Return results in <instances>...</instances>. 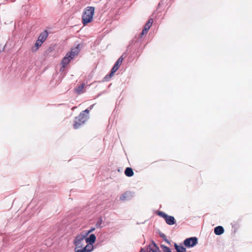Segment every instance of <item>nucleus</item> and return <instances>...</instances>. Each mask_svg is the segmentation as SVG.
I'll list each match as a JSON object with an SVG mask.
<instances>
[{"instance_id":"nucleus-1","label":"nucleus","mask_w":252,"mask_h":252,"mask_svg":"<svg viewBox=\"0 0 252 252\" xmlns=\"http://www.w3.org/2000/svg\"><path fill=\"white\" fill-rule=\"evenodd\" d=\"M86 235L81 233L78 235L74 240V244L75 246L74 250L87 249H93V245L88 244L86 240Z\"/></svg>"},{"instance_id":"nucleus-2","label":"nucleus","mask_w":252,"mask_h":252,"mask_svg":"<svg viewBox=\"0 0 252 252\" xmlns=\"http://www.w3.org/2000/svg\"><path fill=\"white\" fill-rule=\"evenodd\" d=\"M94 13V7L88 6L85 8L82 16V22L84 26L92 22Z\"/></svg>"},{"instance_id":"nucleus-3","label":"nucleus","mask_w":252,"mask_h":252,"mask_svg":"<svg viewBox=\"0 0 252 252\" xmlns=\"http://www.w3.org/2000/svg\"><path fill=\"white\" fill-rule=\"evenodd\" d=\"M89 113V110L87 109L81 112L78 116L76 117L74 119V124L73 127L74 129L79 128L83 124H84L88 118V115Z\"/></svg>"},{"instance_id":"nucleus-4","label":"nucleus","mask_w":252,"mask_h":252,"mask_svg":"<svg viewBox=\"0 0 252 252\" xmlns=\"http://www.w3.org/2000/svg\"><path fill=\"white\" fill-rule=\"evenodd\" d=\"M124 60V58L123 56L120 57L116 61V63H115L114 66L111 69V72L109 74L107 75L104 79L105 81L109 80L112 76L114 75V74L117 71V70L120 67V65H121L123 61Z\"/></svg>"},{"instance_id":"nucleus-5","label":"nucleus","mask_w":252,"mask_h":252,"mask_svg":"<svg viewBox=\"0 0 252 252\" xmlns=\"http://www.w3.org/2000/svg\"><path fill=\"white\" fill-rule=\"evenodd\" d=\"M157 214L160 217L163 218L168 225H173L176 223L175 219L173 216H168L162 211H158Z\"/></svg>"},{"instance_id":"nucleus-6","label":"nucleus","mask_w":252,"mask_h":252,"mask_svg":"<svg viewBox=\"0 0 252 252\" xmlns=\"http://www.w3.org/2000/svg\"><path fill=\"white\" fill-rule=\"evenodd\" d=\"M197 243V239L196 237H191L186 239L184 244L187 247H192Z\"/></svg>"},{"instance_id":"nucleus-7","label":"nucleus","mask_w":252,"mask_h":252,"mask_svg":"<svg viewBox=\"0 0 252 252\" xmlns=\"http://www.w3.org/2000/svg\"><path fill=\"white\" fill-rule=\"evenodd\" d=\"M153 22V19L152 18H150L148 22L145 24L144 29L142 30L140 34V37H141L143 35L146 34L150 29L152 25Z\"/></svg>"},{"instance_id":"nucleus-8","label":"nucleus","mask_w":252,"mask_h":252,"mask_svg":"<svg viewBox=\"0 0 252 252\" xmlns=\"http://www.w3.org/2000/svg\"><path fill=\"white\" fill-rule=\"evenodd\" d=\"M73 58L69 54H66L65 56L63 59L62 61V67L64 68L69 63L71 60Z\"/></svg>"},{"instance_id":"nucleus-9","label":"nucleus","mask_w":252,"mask_h":252,"mask_svg":"<svg viewBox=\"0 0 252 252\" xmlns=\"http://www.w3.org/2000/svg\"><path fill=\"white\" fill-rule=\"evenodd\" d=\"M133 195L131 192L126 191L120 196V199L122 201L129 200L131 199Z\"/></svg>"},{"instance_id":"nucleus-10","label":"nucleus","mask_w":252,"mask_h":252,"mask_svg":"<svg viewBox=\"0 0 252 252\" xmlns=\"http://www.w3.org/2000/svg\"><path fill=\"white\" fill-rule=\"evenodd\" d=\"M80 51V45L78 44L76 47L71 49V51L67 53V54H69L70 56L73 59L74 57L77 55Z\"/></svg>"},{"instance_id":"nucleus-11","label":"nucleus","mask_w":252,"mask_h":252,"mask_svg":"<svg viewBox=\"0 0 252 252\" xmlns=\"http://www.w3.org/2000/svg\"><path fill=\"white\" fill-rule=\"evenodd\" d=\"M148 249H149V252H159V248L157 246L156 244L154 241H152V243L149 244Z\"/></svg>"},{"instance_id":"nucleus-12","label":"nucleus","mask_w":252,"mask_h":252,"mask_svg":"<svg viewBox=\"0 0 252 252\" xmlns=\"http://www.w3.org/2000/svg\"><path fill=\"white\" fill-rule=\"evenodd\" d=\"M48 35V34L47 31H44L40 34L37 39L43 43V42L46 39Z\"/></svg>"},{"instance_id":"nucleus-13","label":"nucleus","mask_w":252,"mask_h":252,"mask_svg":"<svg viewBox=\"0 0 252 252\" xmlns=\"http://www.w3.org/2000/svg\"><path fill=\"white\" fill-rule=\"evenodd\" d=\"M96 239V237L94 234H91L89 237H86V240L88 244L93 245Z\"/></svg>"},{"instance_id":"nucleus-14","label":"nucleus","mask_w":252,"mask_h":252,"mask_svg":"<svg viewBox=\"0 0 252 252\" xmlns=\"http://www.w3.org/2000/svg\"><path fill=\"white\" fill-rule=\"evenodd\" d=\"M214 232L216 235H221L224 232V229L221 226H217L214 229Z\"/></svg>"},{"instance_id":"nucleus-15","label":"nucleus","mask_w":252,"mask_h":252,"mask_svg":"<svg viewBox=\"0 0 252 252\" xmlns=\"http://www.w3.org/2000/svg\"><path fill=\"white\" fill-rule=\"evenodd\" d=\"M42 44V43L37 39L34 46L32 47V51L33 52L36 51L38 49V48L41 46Z\"/></svg>"},{"instance_id":"nucleus-16","label":"nucleus","mask_w":252,"mask_h":252,"mask_svg":"<svg viewBox=\"0 0 252 252\" xmlns=\"http://www.w3.org/2000/svg\"><path fill=\"white\" fill-rule=\"evenodd\" d=\"M125 175L127 177H131L133 175V171L131 168L127 167L125 171Z\"/></svg>"},{"instance_id":"nucleus-17","label":"nucleus","mask_w":252,"mask_h":252,"mask_svg":"<svg viewBox=\"0 0 252 252\" xmlns=\"http://www.w3.org/2000/svg\"><path fill=\"white\" fill-rule=\"evenodd\" d=\"M174 247L177 252H186V248L182 246H178L176 243H175Z\"/></svg>"},{"instance_id":"nucleus-18","label":"nucleus","mask_w":252,"mask_h":252,"mask_svg":"<svg viewBox=\"0 0 252 252\" xmlns=\"http://www.w3.org/2000/svg\"><path fill=\"white\" fill-rule=\"evenodd\" d=\"M85 86V84L83 83V84H81L80 85H79V86H78L75 89L76 92L77 93H78V94L82 93L84 89Z\"/></svg>"},{"instance_id":"nucleus-19","label":"nucleus","mask_w":252,"mask_h":252,"mask_svg":"<svg viewBox=\"0 0 252 252\" xmlns=\"http://www.w3.org/2000/svg\"><path fill=\"white\" fill-rule=\"evenodd\" d=\"M93 249H87L74 250L75 252H91Z\"/></svg>"},{"instance_id":"nucleus-20","label":"nucleus","mask_w":252,"mask_h":252,"mask_svg":"<svg viewBox=\"0 0 252 252\" xmlns=\"http://www.w3.org/2000/svg\"><path fill=\"white\" fill-rule=\"evenodd\" d=\"M161 247L163 252H172L169 247L164 245H161Z\"/></svg>"},{"instance_id":"nucleus-21","label":"nucleus","mask_w":252,"mask_h":252,"mask_svg":"<svg viewBox=\"0 0 252 252\" xmlns=\"http://www.w3.org/2000/svg\"><path fill=\"white\" fill-rule=\"evenodd\" d=\"M161 247L163 252H172L169 247L164 245H161Z\"/></svg>"},{"instance_id":"nucleus-22","label":"nucleus","mask_w":252,"mask_h":252,"mask_svg":"<svg viewBox=\"0 0 252 252\" xmlns=\"http://www.w3.org/2000/svg\"><path fill=\"white\" fill-rule=\"evenodd\" d=\"M94 229H95L94 228H93L91 230L88 231L87 232L83 233V234L84 235H86V237H87L89 233H90L91 232H93Z\"/></svg>"},{"instance_id":"nucleus-23","label":"nucleus","mask_w":252,"mask_h":252,"mask_svg":"<svg viewBox=\"0 0 252 252\" xmlns=\"http://www.w3.org/2000/svg\"><path fill=\"white\" fill-rule=\"evenodd\" d=\"M102 220H100V221H99L98 222H97L96 224V226L98 227H100L101 223H102Z\"/></svg>"},{"instance_id":"nucleus-24","label":"nucleus","mask_w":252,"mask_h":252,"mask_svg":"<svg viewBox=\"0 0 252 252\" xmlns=\"http://www.w3.org/2000/svg\"><path fill=\"white\" fill-rule=\"evenodd\" d=\"M160 236L161 237L163 238L164 239L166 237H165V235H164V234H160Z\"/></svg>"},{"instance_id":"nucleus-25","label":"nucleus","mask_w":252,"mask_h":252,"mask_svg":"<svg viewBox=\"0 0 252 252\" xmlns=\"http://www.w3.org/2000/svg\"><path fill=\"white\" fill-rule=\"evenodd\" d=\"M139 252H147L146 251H145L142 248Z\"/></svg>"},{"instance_id":"nucleus-26","label":"nucleus","mask_w":252,"mask_h":252,"mask_svg":"<svg viewBox=\"0 0 252 252\" xmlns=\"http://www.w3.org/2000/svg\"><path fill=\"white\" fill-rule=\"evenodd\" d=\"M93 106L94 105H92L91 106H90V109H91L93 108Z\"/></svg>"}]
</instances>
